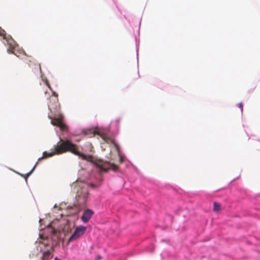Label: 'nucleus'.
I'll use <instances>...</instances> for the list:
<instances>
[{
    "mask_svg": "<svg viewBox=\"0 0 260 260\" xmlns=\"http://www.w3.org/2000/svg\"><path fill=\"white\" fill-rule=\"evenodd\" d=\"M67 152H70L73 154L78 155L83 160L91 161L92 157L91 155H86L79 151L78 147L70 141L60 139L59 142L54 146V150L51 152L48 153L45 151L43 153V156L39 158L38 161L43 158H47L56 154H60Z\"/></svg>",
    "mask_w": 260,
    "mask_h": 260,
    "instance_id": "f257e3e1",
    "label": "nucleus"
},
{
    "mask_svg": "<svg viewBox=\"0 0 260 260\" xmlns=\"http://www.w3.org/2000/svg\"><path fill=\"white\" fill-rule=\"evenodd\" d=\"M76 188L77 203L80 207H83L86 205L89 194L87 185L83 183H78Z\"/></svg>",
    "mask_w": 260,
    "mask_h": 260,
    "instance_id": "f03ea898",
    "label": "nucleus"
},
{
    "mask_svg": "<svg viewBox=\"0 0 260 260\" xmlns=\"http://www.w3.org/2000/svg\"><path fill=\"white\" fill-rule=\"evenodd\" d=\"M54 117L48 116V118L51 120V123L54 126H57L60 128L62 131L68 130V126L62 122L63 115L59 113H54Z\"/></svg>",
    "mask_w": 260,
    "mask_h": 260,
    "instance_id": "7ed1b4c3",
    "label": "nucleus"
},
{
    "mask_svg": "<svg viewBox=\"0 0 260 260\" xmlns=\"http://www.w3.org/2000/svg\"><path fill=\"white\" fill-rule=\"evenodd\" d=\"M48 106L51 113H58L60 111V106L58 102V95L54 91L53 95L49 99Z\"/></svg>",
    "mask_w": 260,
    "mask_h": 260,
    "instance_id": "20e7f679",
    "label": "nucleus"
},
{
    "mask_svg": "<svg viewBox=\"0 0 260 260\" xmlns=\"http://www.w3.org/2000/svg\"><path fill=\"white\" fill-rule=\"evenodd\" d=\"M0 36L3 37L4 39L6 40L8 45L9 46L7 49L8 53L14 54L18 57L19 56L16 52V43L15 41L12 38L9 39L6 38L5 31L4 30H0Z\"/></svg>",
    "mask_w": 260,
    "mask_h": 260,
    "instance_id": "39448f33",
    "label": "nucleus"
},
{
    "mask_svg": "<svg viewBox=\"0 0 260 260\" xmlns=\"http://www.w3.org/2000/svg\"><path fill=\"white\" fill-rule=\"evenodd\" d=\"M86 229V228L82 225L77 227L74 233L69 238L68 242H71L78 239L80 237L84 234Z\"/></svg>",
    "mask_w": 260,
    "mask_h": 260,
    "instance_id": "423d86ee",
    "label": "nucleus"
},
{
    "mask_svg": "<svg viewBox=\"0 0 260 260\" xmlns=\"http://www.w3.org/2000/svg\"><path fill=\"white\" fill-rule=\"evenodd\" d=\"M98 166L104 171H107L111 169L116 170L117 168V166L109 162H103V161H99Z\"/></svg>",
    "mask_w": 260,
    "mask_h": 260,
    "instance_id": "0eeeda50",
    "label": "nucleus"
},
{
    "mask_svg": "<svg viewBox=\"0 0 260 260\" xmlns=\"http://www.w3.org/2000/svg\"><path fill=\"white\" fill-rule=\"evenodd\" d=\"M54 248L53 246H50L49 248L45 250L42 253V255L41 257V260H50L53 256V252Z\"/></svg>",
    "mask_w": 260,
    "mask_h": 260,
    "instance_id": "6e6552de",
    "label": "nucleus"
},
{
    "mask_svg": "<svg viewBox=\"0 0 260 260\" xmlns=\"http://www.w3.org/2000/svg\"><path fill=\"white\" fill-rule=\"evenodd\" d=\"M37 250L42 253H43L45 250H46L47 249L49 248V247L51 246L48 241H39V242H37Z\"/></svg>",
    "mask_w": 260,
    "mask_h": 260,
    "instance_id": "1a4fd4ad",
    "label": "nucleus"
},
{
    "mask_svg": "<svg viewBox=\"0 0 260 260\" xmlns=\"http://www.w3.org/2000/svg\"><path fill=\"white\" fill-rule=\"evenodd\" d=\"M88 132H91V133L93 135L95 136V135H98L100 136L105 142H108L110 140V139L104 133H102L101 131L97 129V130H91L89 129L87 130L84 132L85 135H88Z\"/></svg>",
    "mask_w": 260,
    "mask_h": 260,
    "instance_id": "9d476101",
    "label": "nucleus"
},
{
    "mask_svg": "<svg viewBox=\"0 0 260 260\" xmlns=\"http://www.w3.org/2000/svg\"><path fill=\"white\" fill-rule=\"evenodd\" d=\"M93 211L90 209H86L81 217V219L84 223L87 222L93 214Z\"/></svg>",
    "mask_w": 260,
    "mask_h": 260,
    "instance_id": "9b49d317",
    "label": "nucleus"
},
{
    "mask_svg": "<svg viewBox=\"0 0 260 260\" xmlns=\"http://www.w3.org/2000/svg\"><path fill=\"white\" fill-rule=\"evenodd\" d=\"M220 208H221V206L219 203H218L216 202L213 203V211L214 212H219V210H220Z\"/></svg>",
    "mask_w": 260,
    "mask_h": 260,
    "instance_id": "f8f14e48",
    "label": "nucleus"
},
{
    "mask_svg": "<svg viewBox=\"0 0 260 260\" xmlns=\"http://www.w3.org/2000/svg\"><path fill=\"white\" fill-rule=\"evenodd\" d=\"M36 166V165L34 167V168L32 169V170L29 172H28L27 174H26V176L25 177V179L28 178V176L32 173V172L35 170Z\"/></svg>",
    "mask_w": 260,
    "mask_h": 260,
    "instance_id": "ddd939ff",
    "label": "nucleus"
},
{
    "mask_svg": "<svg viewBox=\"0 0 260 260\" xmlns=\"http://www.w3.org/2000/svg\"><path fill=\"white\" fill-rule=\"evenodd\" d=\"M238 107L240 109L241 113L243 112V104L242 103H240L238 104Z\"/></svg>",
    "mask_w": 260,
    "mask_h": 260,
    "instance_id": "4468645a",
    "label": "nucleus"
},
{
    "mask_svg": "<svg viewBox=\"0 0 260 260\" xmlns=\"http://www.w3.org/2000/svg\"><path fill=\"white\" fill-rule=\"evenodd\" d=\"M35 65L36 66V67L39 68V69L40 71H41V65L40 63H39V64L35 63Z\"/></svg>",
    "mask_w": 260,
    "mask_h": 260,
    "instance_id": "2eb2a0df",
    "label": "nucleus"
},
{
    "mask_svg": "<svg viewBox=\"0 0 260 260\" xmlns=\"http://www.w3.org/2000/svg\"><path fill=\"white\" fill-rule=\"evenodd\" d=\"M45 84L48 87V88H49L50 89V90H52V89L50 87V85L49 82H48V81H47V80L46 81Z\"/></svg>",
    "mask_w": 260,
    "mask_h": 260,
    "instance_id": "dca6fc26",
    "label": "nucleus"
},
{
    "mask_svg": "<svg viewBox=\"0 0 260 260\" xmlns=\"http://www.w3.org/2000/svg\"><path fill=\"white\" fill-rule=\"evenodd\" d=\"M29 62H30V63H28V66H31L30 63H32V61H31V60H29ZM34 62V61H33V62Z\"/></svg>",
    "mask_w": 260,
    "mask_h": 260,
    "instance_id": "f3484780",
    "label": "nucleus"
},
{
    "mask_svg": "<svg viewBox=\"0 0 260 260\" xmlns=\"http://www.w3.org/2000/svg\"><path fill=\"white\" fill-rule=\"evenodd\" d=\"M54 260H61V259L58 258L57 257H55L54 258Z\"/></svg>",
    "mask_w": 260,
    "mask_h": 260,
    "instance_id": "a211bd4d",
    "label": "nucleus"
},
{
    "mask_svg": "<svg viewBox=\"0 0 260 260\" xmlns=\"http://www.w3.org/2000/svg\"><path fill=\"white\" fill-rule=\"evenodd\" d=\"M114 145L116 146V147L117 148V149H118V146L117 144H114Z\"/></svg>",
    "mask_w": 260,
    "mask_h": 260,
    "instance_id": "6ab92c4d",
    "label": "nucleus"
},
{
    "mask_svg": "<svg viewBox=\"0 0 260 260\" xmlns=\"http://www.w3.org/2000/svg\"><path fill=\"white\" fill-rule=\"evenodd\" d=\"M101 258H102V257H101V256H98V259H101Z\"/></svg>",
    "mask_w": 260,
    "mask_h": 260,
    "instance_id": "aec40b11",
    "label": "nucleus"
},
{
    "mask_svg": "<svg viewBox=\"0 0 260 260\" xmlns=\"http://www.w3.org/2000/svg\"><path fill=\"white\" fill-rule=\"evenodd\" d=\"M53 233H55V230H54V229H53Z\"/></svg>",
    "mask_w": 260,
    "mask_h": 260,
    "instance_id": "412c9836",
    "label": "nucleus"
}]
</instances>
